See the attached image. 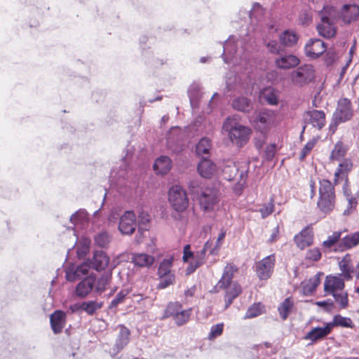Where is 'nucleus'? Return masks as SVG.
Here are the masks:
<instances>
[{
  "label": "nucleus",
  "mask_w": 359,
  "mask_h": 359,
  "mask_svg": "<svg viewBox=\"0 0 359 359\" xmlns=\"http://www.w3.org/2000/svg\"><path fill=\"white\" fill-rule=\"evenodd\" d=\"M238 268L233 263H229L225 266L222 278L218 282L219 288L225 291L224 294V309H228L243 292L242 287L237 281H233V278L235 273L238 271Z\"/></svg>",
  "instance_id": "f257e3e1"
},
{
  "label": "nucleus",
  "mask_w": 359,
  "mask_h": 359,
  "mask_svg": "<svg viewBox=\"0 0 359 359\" xmlns=\"http://www.w3.org/2000/svg\"><path fill=\"white\" fill-rule=\"evenodd\" d=\"M336 204L334 184L329 180H319L318 197L316 205L319 211L324 215L330 214Z\"/></svg>",
  "instance_id": "f03ea898"
},
{
  "label": "nucleus",
  "mask_w": 359,
  "mask_h": 359,
  "mask_svg": "<svg viewBox=\"0 0 359 359\" xmlns=\"http://www.w3.org/2000/svg\"><path fill=\"white\" fill-rule=\"evenodd\" d=\"M223 129L228 132L230 140L238 146L247 143L252 133L250 128L239 124L236 119L232 117H228L225 120Z\"/></svg>",
  "instance_id": "7ed1b4c3"
},
{
  "label": "nucleus",
  "mask_w": 359,
  "mask_h": 359,
  "mask_svg": "<svg viewBox=\"0 0 359 359\" xmlns=\"http://www.w3.org/2000/svg\"><path fill=\"white\" fill-rule=\"evenodd\" d=\"M353 116L352 103L348 98H340L337 102V109L333 114L330 130L334 133L338 125L351 119Z\"/></svg>",
  "instance_id": "20e7f679"
},
{
  "label": "nucleus",
  "mask_w": 359,
  "mask_h": 359,
  "mask_svg": "<svg viewBox=\"0 0 359 359\" xmlns=\"http://www.w3.org/2000/svg\"><path fill=\"white\" fill-rule=\"evenodd\" d=\"M276 114L270 110L258 112L252 121V125L257 132L266 135L276 123Z\"/></svg>",
  "instance_id": "39448f33"
},
{
  "label": "nucleus",
  "mask_w": 359,
  "mask_h": 359,
  "mask_svg": "<svg viewBox=\"0 0 359 359\" xmlns=\"http://www.w3.org/2000/svg\"><path fill=\"white\" fill-rule=\"evenodd\" d=\"M168 201L177 212L184 211L189 205V198L186 191L179 185L170 187L168 191Z\"/></svg>",
  "instance_id": "423d86ee"
},
{
  "label": "nucleus",
  "mask_w": 359,
  "mask_h": 359,
  "mask_svg": "<svg viewBox=\"0 0 359 359\" xmlns=\"http://www.w3.org/2000/svg\"><path fill=\"white\" fill-rule=\"evenodd\" d=\"M275 264L276 255L274 253L256 262L254 265V270L259 279L261 280H269L273 273Z\"/></svg>",
  "instance_id": "0eeeda50"
},
{
  "label": "nucleus",
  "mask_w": 359,
  "mask_h": 359,
  "mask_svg": "<svg viewBox=\"0 0 359 359\" xmlns=\"http://www.w3.org/2000/svg\"><path fill=\"white\" fill-rule=\"evenodd\" d=\"M292 82L299 86L309 83L315 79V69L311 65L298 67L290 74Z\"/></svg>",
  "instance_id": "6e6552de"
},
{
  "label": "nucleus",
  "mask_w": 359,
  "mask_h": 359,
  "mask_svg": "<svg viewBox=\"0 0 359 359\" xmlns=\"http://www.w3.org/2000/svg\"><path fill=\"white\" fill-rule=\"evenodd\" d=\"M327 49V44L319 39H311L304 46L305 55L311 59L318 58Z\"/></svg>",
  "instance_id": "1a4fd4ad"
},
{
  "label": "nucleus",
  "mask_w": 359,
  "mask_h": 359,
  "mask_svg": "<svg viewBox=\"0 0 359 359\" xmlns=\"http://www.w3.org/2000/svg\"><path fill=\"white\" fill-rule=\"evenodd\" d=\"M294 241L298 248L304 250L313 243V231L311 224L307 225L294 237Z\"/></svg>",
  "instance_id": "9d476101"
},
{
  "label": "nucleus",
  "mask_w": 359,
  "mask_h": 359,
  "mask_svg": "<svg viewBox=\"0 0 359 359\" xmlns=\"http://www.w3.org/2000/svg\"><path fill=\"white\" fill-rule=\"evenodd\" d=\"M136 227V217L133 211H126L120 218L118 229L123 234H132Z\"/></svg>",
  "instance_id": "9b49d317"
},
{
  "label": "nucleus",
  "mask_w": 359,
  "mask_h": 359,
  "mask_svg": "<svg viewBox=\"0 0 359 359\" xmlns=\"http://www.w3.org/2000/svg\"><path fill=\"white\" fill-rule=\"evenodd\" d=\"M344 278L337 276H327L324 281V291L326 294H334L345 287Z\"/></svg>",
  "instance_id": "f8f14e48"
},
{
  "label": "nucleus",
  "mask_w": 359,
  "mask_h": 359,
  "mask_svg": "<svg viewBox=\"0 0 359 359\" xmlns=\"http://www.w3.org/2000/svg\"><path fill=\"white\" fill-rule=\"evenodd\" d=\"M118 334L116 338L113 347L114 353L116 354L123 350L130 341V331L123 325H119L117 327Z\"/></svg>",
  "instance_id": "ddd939ff"
},
{
  "label": "nucleus",
  "mask_w": 359,
  "mask_h": 359,
  "mask_svg": "<svg viewBox=\"0 0 359 359\" xmlns=\"http://www.w3.org/2000/svg\"><path fill=\"white\" fill-rule=\"evenodd\" d=\"M330 327L331 326H330L329 323H327L323 327H313L306 333L304 339L306 340H310L311 344L323 340L332 332Z\"/></svg>",
  "instance_id": "4468645a"
},
{
  "label": "nucleus",
  "mask_w": 359,
  "mask_h": 359,
  "mask_svg": "<svg viewBox=\"0 0 359 359\" xmlns=\"http://www.w3.org/2000/svg\"><path fill=\"white\" fill-rule=\"evenodd\" d=\"M359 245V231L348 233L341 238V242L337 248L334 249V252H344L351 250Z\"/></svg>",
  "instance_id": "2eb2a0df"
},
{
  "label": "nucleus",
  "mask_w": 359,
  "mask_h": 359,
  "mask_svg": "<svg viewBox=\"0 0 359 359\" xmlns=\"http://www.w3.org/2000/svg\"><path fill=\"white\" fill-rule=\"evenodd\" d=\"M217 202V194L213 189H207L199 196L201 207L205 211L212 210Z\"/></svg>",
  "instance_id": "dca6fc26"
},
{
  "label": "nucleus",
  "mask_w": 359,
  "mask_h": 359,
  "mask_svg": "<svg viewBox=\"0 0 359 359\" xmlns=\"http://www.w3.org/2000/svg\"><path fill=\"white\" fill-rule=\"evenodd\" d=\"M348 150L349 146L348 143L341 139L339 140L334 144L329 156V160L331 162L340 161L345 158Z\"/></svg>",
  "instance_id": "f3484780"
},
{
  "label": "nucleus",
  "mask_w": 359,
  "mask_h": 359,
  "mask_svg": "<svg viewBox=\"0 0 359 359\" xmlns=\"http://www.w3.org/2000/svg\"><path fill=\"white\" fill-rule=\"evenodd\" d=\"M67 315L62 310L55 311L50 316V323L54 334H60L66 325Z\"/></svg>",
  "instance_id": "a211bd4d"
},
{
  "label": "nucleus",
  "mask_w": 359,
  "mask_h": 359,
  "mask_svg": "<svg viewBox=\"0 0 359 359\" xmlns=\"http://www.w3.org/2000/svg\"><path fill=\"white\" fill-rule=\"evenodd\" d=\"M197 169L201 177L210 179L216 173L217 166L208 156H203L198 164Z\"/></svg>",
  "instance_id": "6ab92c4d"
},
{
  "label": "nucleus",
  "mask_w": 359,
  "mask_h": 359,
  "mask_svg": "<svg viewBox=\"0 0 359 359\" xmlns=\"http://www.w3.org/2000/svg\"><path fill=\"white\" fill-rule=\"evenodd\" d=\"M339 267L341 271V276L346 280H351L353 278V269L354 266L352 262L351 254H346L339 262Z\"/></svg>",
  "instance_id": "aec40b11"
},
{
  "label": "nucleus",
  "mask_w": 359,
  "mask_h": 359,
  "mask_svg": "<svg viewBox=\"0 0 359 359\" xmlns=\"http://www.w3.org/2000/svg\"><path fill=\"white\" fill-rule=\"evenodd\" d=\"M317 30L318 34L325 38L333 37L336 34V29L330 18L323 15L321 12V22L318 25Z\"/></svg>",
  "instance_id": "412c9836"
},
{
  "label": "nucleus",
  "mask_w": 359,
  "mask_h": 359,
  "mask_svg": "<svg viewBox=\"0 0 359 359\" xmlns=\"http://www.w3.org/2000/svg\"><path fill=\"white\" fill-rule=\"evenodd\" d=\"M300 63L299 59L294 55H285L274 60L276 67L280 69H290Z\"/></svg>",
  "instance_id": "4be33fe9"
},
{
  "label": "nucleus",
  "mask_w": 359,
  "mask_h": 359,
  "mask_svg": "<svg viewBox=\"0 0 359 359\" xmlns=\"http://www.w3.org/2000/svg\"><path fill=\"white\" fill-rule=\"evenodd\" d=\"M341 17L347 24L357 20L359 18V6L355 4H346L342 7Z\"/></svg>",
  "instance_id": "5701e85b"
},
{
  "label": "nucleus",
  "mask_w": 359,
  "mask_h": 359,
  "mask_svg": "<svg viewBox=\"0 0 359 359\" xmlns=\"http://www.w3.org/2000/svg\"><path fill=\"white\" fill-rule=\"evenodd\" d=\"M309 123L318 130H321L326 123L325 114L323 110H311L306 112Z\"/></svg>",
  "instance_id": "b1692460"
},
{
  "label": "nucleus",
  "mask_w": 359,
  "mask_h": 359,
  "mask_svg": "<svg viewBox=\"0 0 359 359\" xmlns=\"http://www.w3.org/2000/svg\"><path fill=\"white\" fill-rule=\"evenodd\" d=\"M347 229L342 231H335L327 236V239L322 243V247L325 250L328 252H334V249L337 248L341 240V235L344 232H347Z\"/></svg>",
  "instance_id": "393cba45"
},
{
  "label": "nucleus",
  "mask_w": 359,
  "mask_h": 359,
  "mask_svg": "<svg viewBox=\"0 0 359 359\" xmlns=\"http://www.w3.org/2000/svg\"><path fill=\"white\" fill-rule=\"evenodd\" d=\"M109 258L103 251H96L90 261L91 267L96 271L104 270L109 264Z\"/></svg>",
  "instance_id": "a878e982"
},
{
  "label": "nucleus",
  "mask_w": 359,
  "mask_h": 359,
  "mask_svg": "<svg viewBox=\"0 0 359 359\" xmlns=\"http://www.w3.org/2000/svg\"><path fill=\"white\" fill-rule=\"evenodd\" d=\"M95 283V278L89 276L81 280L76 286V293L78 296L84 297L93 290Z\"/></svg>",
  "instance_id": "bb28decb"
},
{
  "label": "nucleus",
  "mask_w": 359,
  "mask_h": 359,
  "mask_svg": "<svg viewBox=\"0 0 359 359\" xmlns=\"http://www.w3.org/2000/svg\"><path fill=\"white\" fill-rule=\"evenodd\" d=\"M172 161L165 156H161L158 158L154 164V170L156 174L165 175L171 169Z\"/></svg>",
  "instance_id": "cd10ccee"
},
{
  "label": "nucleus",
  "mask_w": 359,
  "mask_h": 359,
  "mask_svg": "<svg viewBox=\"0 0 359 359\" xmlns=\"http://www.w3.org/2000/svg\"><path fill=\"white\" fill-rule=\"evenodd\" d=\"M294 308V302L292 297L285 298L278 306V311L283 320H287Z\"/></svg>",
  "instance_id": "c85d7f7f"
},
{
  "label": "nucleus",
  "mask_w": 359,
  "mask_h": 359,
  "mask_svg": "<svg viewBox=\"0 0 359 359\" xmlns=\"http://www.w3.org/2000/svg\"><path fill=\"white\" fill-rule=\"evenodd\" d=\"M353 168V161L351 158H345L341 160V162L338 165V167L334 172V184H337L338 180L340 177L347 175Z\"/></svg>",
  "instance_id": "c756f323"
},
{
  "label": "nucleus",
  "mask_w": 359,
  "mask_h": 359,
  "mask_svg": "<svg viewBox=\"0 0 359 359\" xmlns=\"http://www.w3.org/2000/svg\"><path fill=\"white\" fill-rule=\"evenodd\" d=\"M331 330H332L334 327H341L346 328H354L355 324L351 320V318L348 317H344L339 314L335 315L333 317V320L332 322L328 323Z\"/></svg>",
  "instance_id": "7c9ffc66"
},
{
  "label": "nucleus",
  "mask_w": 359,
  "mask_h": 359,
  "mask_svg": "<svg viewBox=\"0 0 359 359\" xmlns=\"http://www.w3.org/2000/svg\"><path fill=\"white\" fill-rule=\"evenodd\" d=\"M232 107L234 109L243 112H249L252 109L251 101L245 97H238L232 102Z\"/></svg>",
  "instance_id": "2f4dec72"
},
{
  "label": "nucleus",
  "mask_w": 359,
  "mask_h": 359,
  "mask_svg": "<svg viewBox=\"0 0 359 359\" xmlns=\"http://www.w3.org/2000/svg\"><path fill=\"white\" fill-rule=\"evenodd\" d=\"M133 262L140 267H148L154 262V257L145 253L135 254L133 256Z\"/></svg>",
  "instance_id": "473e14b6"
},
{
  "label": "nucleus",
  "mask_w": 359,
  "mask_h": 359,
  "mask_svg": "<svg viewBox=\"0 0 359 359\" xmlns=\"http://www.w3.org/2000/svg\"><path fill=\"white\" fill-rule=\"evenodd\" d=\"M320 280L318 275L310 278L309 280L302 283V290L305 295L311 294L314 292L317 287L320 285Z\"/></svg>",
  "instance_id": "72a5a7b5"
},
{
  "label": "nucleus",
  "mask_w": 359,
  "mask_h": 359,
  "mask_svg": "<svg viewBox=\"0 0 359 359\" xmlns=\"http://www.w3.org/2000/svg\"><path fill=\"white\" fill-rule=\"evenodd\" d=\"M299 39L297 34L292 30H285L280 35V42L285 46H294Z\"/></svg>",
  "instance_id": "f704fd0d"
},
{
  "label": "nucleus",
  "mask_w": 359,
  "mask_h": 359,
  "mask_svg": "<svg viewBox=\"0 0 359 359\" xmlns=\"http://www.w3.org/2000/svg\"><path fill=\"white\" fill-rule=\"evenodd\" d=\"M205 254L204 251L201 250L194 254L193 260L189 263L187 269V273H193L196 269L203 265L205 262Z\"/></svg>",
  "instance_id": "c9c22d12"
},
{
  "label": "nucleus",
  "mask_w": 359,
  "mask_h": 359,
  "mask_svg": "<svg viewBox=\"0 0 359 359\" xmlns=\"http://www.w3.org/2000/svg\"><path fill=\"white\" fill-rule=\"evenodd\" d=\"M182 305L178 302H171L168 304L164 313L163 318L172 317L173 319L182 311Z\"/></svg>",
  "instance_id": "e433bc0d"
},
{
  "label": "nucleus",
  "mask_w": 359,
  "mask_h": 359,
  "mask_svg": "<svg viewBox=\"0 0 359 359\" xmlns=\"http://www.w3.org/2000/svg\"><path fill=\"white\" fill-rule=\"evenodd\" d=\"M211 149V142L207 137L202 138L196 144V152L198 156L208 157L210 150Z\"/></svg>",
  "instance_id": "4c0bfd02"
},
{
  "label": "nucleus",
  "mask_w": 359,
  "mask_h": 359,
  "mask_svg": "<svg viewBox=\"0 0 359 359\" xmlns=\"http://www.w3.org/2000/svg\"><path fill=\"white\" fill-rule=\"evenodd\" d=\"M264 305L261 302L254 303L247 310L245 318H253L257 317L264 312Z\"/></svg>",
  "instance_id": "58836bf2"
},
{
  "label": "nucleus",
  "mask_w": 359,
  "mask_h": 359,
  "mask_svg": "<svg viewBox=\"0 0 359 359\" xmlns=\"http://www.w3.org/2000/svg\"><path fill=\"white\" fill-rule=\"evenodd\" d=\"M173 260L174 257L172 256H170L169 257L164 259L160 263L158 269V275L159 277L172 273L171 268L172 266Z\"/></svg>",
  "instance_id": "ea45409f"
},
{
  "label": "nucleus",
  "mask_w": 359,
  "mask_h": 359,
  "mask_svg": "<svg viewBox=\"0 0 359 359\" xmlns=\"http://www.w3.org/2000/svg\"><path fill=\"white\" fill-rule=\"evenodd\" d=\"M102 303H98L95 301H88L80 303L79 308L81 311H86L88 315H93L97 310L101 309Z\"/></svg>",
  "instance_id": "a19ab883"
},
{
  "label": "nucleus",
  "mask_w": 359,
  "mask_h": 359,
  "mask_svg": "<svg viewBox=\"0 0 359 359\" xmlns=\"http://www.w3.org/2000/svg\"><path fill=\"white\" fill-rule=\"evenodd\" d=\"M111 279V273H103L97 280H95V291L99 293L103 292Z\"/></svg>",
  "instance_id": "79ce46f5"
},
{
  "label": "nucleus",
  "mask_w": 359,
  "mask_h": 359,
  "mask_svg": "<svg viewBox=\"0 0 359 359\" xmlns=\"http://www.w3.org/2000/svg\"><path fill=\"white\" fill-rule=\"evenodd\" d=\"M261 97L271 105L278 104V97L271 88H266L261 92Z\"/></svg>",
  "instance_id": "37998d69"
},
{
  "label": "nucleus",
  "mask_w": 359,
  "mask_h": 359,
  "mask_svg": "<svg viewBox=\"0 0 359 359\" xmlns=\"http://www.w3.org/2000/svg\"><path fill=\"white\" fill-rule=\"evenodd\" d=\"M88 265L83 264L76 268V269L72 271H67L66 278L69 281H74L80 275H86L88 272Z\"/></svg>",
  "instance_id": "c03bdc74"
},
{
  "label": "nucleus",
  "mask_w": 359,
  "mask_h": 359,
  "mask_svg": "<svg viewBox=\"0 0 359 359\" xmlns=\"http://www.w3.org/2000/svg\"><path fill=\"white\" fill-rule=\"evenodd\" d=\"M319 140V137H313L304 146L300 152L299 159L304 161L306 157L310 154L312 149L315 147Z\"/></svg>",
  "instance_id": "a18cd8bd"
},
{
  "label": "nucleus",
  "mask_w": 359,
  "mask_h": 359,
  "mask_svg": "<svg viewBox=\"0 0 359 359\" xmlns=\"http://www.w3.org/2000/svg\"><path fill=\"white\" fill-rule=\"evenodd\" d=\"M191 314V309H182L173 320L178 326H182L189 320Z\"/></svg>",
  "instance_id": "49530a36"
},
{
  "label": "nucleus",
  "mask_w": 359,
  "mask_h": 359,
  "mask_svg": "<svg viewBox=\"0 0 359 359\" xmlns=\"http://www.w3.org/2000/svg\"><path fill=\"white\" fill-rule=\"evenodd\" d=\"M130 292V290L128 288L122 289L116 296V297L111 301L110 304V308H115L118 304L124 302L126 297Z\"/></svg>",
  "instance_id": "de8ad7c7"
},
{
  "label": "nucleus",
  "mask_w": 359,
  "mask_h": 359,
  "mask_svg": "<svg viewBox=\"0 0 359 359\" xmlns=\"http://www.w3.org/2000/svg\"><path fill=\"white\" fill-rule=\"evenodd\" d=\"M159 278L161 280L157 287L159 290L165 289L168 286L173 285L175 282V276L174 273L168 274Z\"/></svg>",
  "instance_id": "09e8293b"
},
{
  "label": "nucleus",
  "mask_w": 359,
  "mask_h": 359,
  "mask_svg": "<svg viewBox=\"0 0 359 359\" xmlns=\"http://www.w3.org/2000/svg\"><path fill=\"white\" fill-rule=\"evenodd\" d=\"M332 296L341 309H344L348 306V295L346 292L341 294L337 292L332 294Z\"/></svg>",
  "instance_id": "8fccbe9b"
},
{
  "label": "nucleus",
  "mask_w": 359,
  "mask_h": 359,
  "mask_svg": "<svg viewBox=\"0 0 359 359\" xmlns=\"http://www.w3.org/2000/svg\"><path fill=\"white\" fill-rule=\"evenodd\" d=\"M322 255L318 248H313L307 250L305 259L309 262H318L321 259Z\"/></svg>",
  "instance_id": "3c124183"
},
{
  "label": "nucleus",
  "mask_w": 359,
  "mask_h": 359,
  "mask_svg": "<svg viewBox=\"0 0 359 359\" xmlns=\"http://www.w3.org/2000/svg\"><path fill=\"white\" fill-rule=\"evenodd\" d=\"M224 330V323H220L217 325H212L210 329V332L208 334V339L213 340L217 337L222 335Z\"/></svg>",
  "instance_id": "603ef678"
},
{
  "label": "nucleus",
  "mask_w": 359,
  "mask_h": 359,
  "mask_svg": "<svg viewBox=\"0 0 359 359\" xmlns=\"http://www.w3.org/2000/svg\"><path fill=\"white\" fill-rule=\"evenodd\" d=\"M274 211V201L271 198V201L266 204H264L263 206L259 209L262 218H266Z\"/></svg>",
  "instance_id": "864d4df0"
},
{
  "label": "nucleus",
  "mask_w": 359,
  "mask_h": 359,
  "mask_svg": "<svg viewBox=\"0 0 359 359\" xmlns=\"http://www.w3.org/2000/svg\"><path fill=\"white\" fill-rule=\"evenodd\" d=\"M95 243L101 248L106 247L110 241L109 236L107 233L102 232L95 237Z\"/></svg>",
  "instance_id": "5fc2aeb1"
},
{
  "label": "nucleus",
  "mask_w": 359,
  "mask_h": 359,
  "mask_svg": "<svg viewBox=\"0 0 359 359\" xmlns=\"http://www.w3.org/2000/svg\"><path fill=\"white\" fill-rule=\"evenodd\" d=\"M348 205L347 208L344 210V215H350L351 214L356 208L358 205V200L353 196H348L347 198Z\"/></svg>",
  "instance_id": "6e6d98bb"
},
{
  "label": "nucleus",
  "mask_w": 359,
  "mask_h": 359,
  "mask_svg": "<svg viewBox=\"0 0 359 359\" xmlns=\"http://www.w3.org/2000/svg\"><path fill=\"white\" fill-rule=\"evenodd\" d=\"M225 236H226V230L221 229V231L218 235L217 239L216 241V244H215V248L210 250V254L213 255V254H215V251H218L220 249V248L222 247V245L223 244Z\"/></svg>",
  "instance_id": "4d7b16f0"
},
{
  "label": "nucleus",
  "mask_w": 359,
  "mask_h": 359,
  "mask_svg": "<svg viewBox=\"0 0 359 359\" xmlns=\"http://www.w3.org/2000/svg\"><path fill=\"white\" fill-rule=\"evenodd\" d=\"M276 152V144L275 143L267 145L264 151V157L267 161H271Z\"/></svg>",
  "instance_id": "13d9d810"
},
{
  "label": "nucleus",
  "mask_w": 359,
  "mask_h": 359,
  "mask_svg": "<svg viewBox=\"0 0 359 359\" xmlns=\"http://www.w3.org/2000/svg\"><path fill=\"white\" fill-rule=\"evenodd\" d=\"M268 50L273 54L279 55L283 51V48L276 41L272 40L267 43Z\"/></svg>",
  "instance_id": "bf43d9fd"
},
{
  "label": "nucleus",
  "mask_w": 359,
  "mask_h": 359,
  "mask_svg": "<svg viewBox=\"0 0 359 359\" xmlns=\"http://www.w3.org/2000/svg\"><path fill=\"white\" fill-rule=\"evenodd\" d=\"M194 257V253L191 250V245L187 244L184 246L182 260L184 262H187L190 258Z\"/></svg>",
  "instance_id": "052dcab7"
},
{
  "label": "nucleus",
  "mask_w": 359,
  "mask_h": 359,
  "mask_svg": "<svg viewBox=\"0 0 359 359\" xmlns=\"http://www.w3.org/2000/svg\"><path fill=\"white\" fill-rule=\"evenodd\" d=\"M229 169H231V173L226 177L229 180H233L236 178V175L238 174V169L236 165L233 164L232 167L227 166L224 168V172L226 174L229 171Z\"/></svg>",
  "instance_id": "680f3d73"
},
{
  "label": "nucleus",
  "mask_w": 359,
  "mask_h": 359,
  "mask_svg": "<svg viewBox=\"0 0 359 359\" xmlns=\"http://www.w3.org/2000/svg\"><path fill=\"white\" fill-rule=\"evenodd\" d=\"M279 226H276L272 231V233L269 237V238L268 239V243H273L274 242H276L278 238H279Z\"/></svg>",
  "instance_id": "e2e57ef3"
},
{
  "label": "nucleus",
  "mask_w": 359,
  "mask_h": 359,
  "mask_svg": "<svg viewBox=\"0 0 359 359\" xmlns=\"http://www.w3.org/2000/svg\"><path fill=\"white\" fill-rule=\"evenodd\" d=\"M310 187V197L313 198L316 195V182L313 179L311 178L309 181Z\"/></svg>",
  "instance_id": "0e129e2a"
},
{
  "label": "nucleus",
  "mask_w": 359,
  "mask_h": 359,
  "mask_svg": "<svg viewBox=\"0 0 359 359\" xmlns=\"http://www.w3.org/2000/svg\"><path fill=\"white\" fill-rule=\"evenodd\" d=\"M140 222L142 224H147L149 222V215L147 212H142L139 215Z\"/></svg>",
  "instance_id": "69168bd1"
},
{
  "label": "nucleus",
  "mask_w": 359,
  "mask_h": 359,
  "mask_svg": "<svg viewBox=\"0 0 359 359\" xmlns=\"http://www.w3.org/2000/svg\"><path fill=\"white\" fill-rule=\"evenodd\" d=\"M353 277H355L356 280H359V262L357 263L355 266H354Z\"/></svg>",
  "instance_id": "338daca9"
},
{
  "label": "nucleus",
  "mask_w": 359,
  "mask_h": 359,
  "mask_svg": "<svg viewBox=\"0 0 359 359\" xmlns=\"http://www.w3.org/2000/svg\"><path fill=\"white\" fill-rule=\"evenodd\" d=\"M211 245H212V243L209 241H208L205 243V245H204L203 249L201 250V251H204L205 254H206V252L210 248Z\"/></svg>",
  "instance_id": "774afa93"
}]
</instances>
